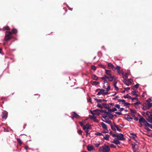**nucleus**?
<instances>
[{
  "label": "nucleus",
  "instance_id": "nucleus-1",
  "mask_svg": "<svg viewBox=\"0 0 152 152\" xmlns=\"http://www.w3.org/2000/svg\"><path fill=\"white\" fill-rule=\"evenodd\" d=\"M139 122L140 124H143L146 126L149 127L151 128L152 129V125L148 123L142 116L140 117L139 120Z\"/></svg>",
  "mask_w": 152,
  "mask_h": 152
},
{
  "label": "nucleus",
  "instance_id": "nucleus-40",
  "mask_svg": "<svg viewBox=\"0 0 152 152\" xmlns=\"http://www.w3.org/2000/svg\"><path fill=\"white\" fill-rule=\"evenodd\" d=\"M97 107H98L102 109L103 108L102 106L101 105V104H98L97 105Z\"/></svg>",
  "mask_w": 152,
  "mask_h": 152
},
{
  "label": "nucleus",
  "instance_id": "nucleus-45",
  "mask_svg": "<svg viewBox=\"0 0 152 152\" xmlns=\"http://www.w3.org/2000/svg\"><path fill=\"white\" fill-rule=\"evenodd\" d=\"M115 107L118 109L120 108V106L118 104H116L115 105Z\"/></svg>",
  "mask_w": 152,
  "mask_h": 152
},
{
  "label": "nucleus",
  "instance_id": "nucleus-37",
  "mask_svg": "<svg viewBox=\"0 0 152 152\" xmlns=\"http://www.w3.org/2000/svg\"><path fill=\"white\" fill-rule=\"evenodd\" d=\"M132 147L133 148V151L134 152H136L134 150V149H135V146L136 145L135 143H132Z\"/></svg>",
  "mask_w": 152,
  "mask_h": 152
},
{
  "label": "nucleus",
  "instance_id": "nucleus-13",
  "mask_svg": "<svg viewBox=\"0 0 152 152\" xmlns=\"http://www.w3.org/2000/svg\"><path fill=\"white\" fill-rule=\"evenodd\" d=\"M87 148L88 151H91L94 150V146L92 145H88L87 146Z\"/></svg>",
  "mask_w": 152,
  "mask_h": 152
},
{
  "label": "nucleus",
  "instance_id": "nucleus-28",
  "mask_svg": "<svg viewBox=\"0 0 152 152\" xmlns=\"http://www.w3.org/2000/svg\"><path fill=\"white\" fill-rule=\"evenodd\" d=\"M123 97L125 98H128L129 99H131V97L129 96L128 94H126L125 95H124L123 96Z\"/></svg>",
  "mask_w": 152,
  "mask_h": 152
},
{
  "label": "nucleus",
  "instance_id": "nucleus-15",
  "mask_svg": "<svg viewBox=\"0 0 152 152\" xmlns=\"http://www.w3.org/2000/svg\"><path fill=\"white\" fill-rule=\"evenodd\" d=\"M130 110L132 116L133 117H135V115L136 113V110L134 109H131Z\"/></svg>",
  "mask_w": 152,
  "mask_h": 152
},
{
  "label": "nucleus",
  "instance_id": "nucleus-53",
  "mask_svg": "<svg viewBox=\"0 0 152 152\" xmlns=\"http://www.w3.org/2000/svg\"><path fill=\"white\" fill-rule=\"evenodd\" d=\"M95 117L94 116V115L89 116L90 118L92 119H93Z\"/></svg>",
  "mask_w": 152,
  "mask_h": 152
},
{
  "label": "nucleus",
  "instance_id": "nucleus-23",
  "mask_svg": "<svg viewBox=\"0 0 152 152\" xmlns=\"http://www.w3.org/2000/svg\"><path fill=\"white\" fill-rule=\"evenodd\" d=\"M10 30V28L9 26H4L3 27V28L2 29V30L3 31H5L6 30Z\"/></svg>",
  "mask_w": 152,
  "mask_h": 152
},
{
  "label": "nucleus",
  "instance_id": "nucleus-55",
  "mask_svg": "<svg viewBox=\"0 0 152 152\" xmlns=\"http://www.w3.org/2000/svg\"><path fill=\"white\" fill-rule=\"evenodd\" d=\"M116 114L118 115H121L122 114V113L121 112H117L115 113Z\"/></svg>",
  "mask_w": 152,
  "mask_h": 152
},
{
  "label": "nucleus",
  "instance_id": "nucleus-36",
  "mask_svg": "<svg viewBox=\"0 0 152 152\" xmlns=\"http://www.w3.org/2000/svg\"><path fill=\"white\" fill-rule=\"evenodd\" d=\"M95 135L96 136H103V135L101 133L97 132L95 134Z\"/></svg>",
  "mask_w": 152,
  "mask_h": 152
},
{
  "label": "nucleus",
  "instance_id": "nucleus-10",
  "mask_svg": "<svg viewBox=\"0 0 152 152\" xmlns=\"http://www.w3.org/2000/svg\"><path fill=\"white\" fill-rule=\"evenodd\" d=\"M115 69H116L117 71V72L119 74H121L123 75H124V73L123 71H120V69H121V67L119 66H117L116 68H115Z\"/></svg>",
  "mask_w": 152,
  "mask_h": 152
},
{
  "label": "nucleus",
  "instance_id": "nucleus-48",
  "mask_svg": "<svg viewBox=\"0 0 152 152\" xmlns=\"http://www.w3.org/2000/svg\"><path fill=\"white\" fill-rule=\"evenodd\" d=\"M100 145V143L99 142V143H96V144H94V145H95V146L96 147H99V146Z\"/></svg>",
  "mask_w": 152,
  "mask_h": 152
},
{
  "label": "nucleus",
  "instance_id": "nucleus-19",
  "mask_svg": "<svg viewBox=\"0 0 152 152\" xmlns=\"http://www.w3.org/2000/svg\"><path fill=\"white\" fill-rule=\"evenodd\" d=\"M10 32L11 34H16L18 33L17 30L15 28L12 29L11 31Z\"/></svg>",
  "mask_w": 152,
  "mask_h": 152
},
{
  "label": "nucleus",
  "instance_id": "nucleus-35",
  "mask_svg": "<svg viewBox=\"0 0 152 152\" xmlns=\"http://www.w3.org/2000/svg\"><path fill=\"white\" fill-rule=\"evenodd\" d=\"M108 76H107L106 75H104L103 77H101L100 78L102 80H105V79H107L108 77Z\"/></svg>",
  "mask_w": 152,
  "mask_h": 152
},
{
  "label": "nucleus",
  "instance_id": "nucleus-18",
  "mask_svg": "<svg viewBox=\"0 0 152 152\" xmlns=\"http://www.w3.org/2000/svg\"><path fill=\"white\" fill-rule=\"evenodd\" d=\"M147 120L149 122L152 123V114H150V115L148 116Z\"/></svg>",
  "mask_w": 152,
  "mask_h": 152
},
{
  "label": "nucleus",
  "instance_id": "nucleus-26",
  "mask_svg": "<svg viewBox=\"0 0 152 152\" xmlns=\"http://www.w3.org/2000/svg\"><path fill=\"white\" fill-rule=\"evenodd\" d=\"M110 137V136L108 134H106L105 136L103 137V139L106 140H109V138Z\"/></svg>",
  "mask_w": 152,
  "mask_h": 152
},
{
  "label": "nucleus",
  "instance_id": "nucleus-41",
  "mask_svg": "<svg viewBox=\"0 0 152 152\" xmlns=\"http://www.w3.org/2000/svg\"><path fill=\"white\" fill-rule=\"evenodd\" d=\"M110 147L111 148H116V146L113 144H111L110 145Z\"/></svg>",
  "mask_w": 152,
  "mask_h": 152
},
{
  "label": "nucleus",
  "instance_id": "nucleus-57",
  "mask_svg": "<svg viewBox=\"0 0 152 152\" xmlns=\"http://www.w3.org/2000/svg\"><path fill=\"white\" fill-rule=\"evenodd\" d=\"M4 132H9V130L7 129H6V128H4Z\"/></svg>",
  "mask_w": 152,
  "mask_h": 152
},
{
  "label": "nucleus",
  "instance_id": "nucleus-20",
  "mask_svg": "<svg viewBox=\"0 0 152 152\" xmlns=\"http://www.w3.org/2000/svg\"><path fill=\"white\" fill-rule=\"evenodd\" d=\"M101 125L103 128L104 129H107V125L103 122L101 123Z\"/></svg>",
  "mask_w": 152,
  "mask_h": 152
},
{
  "label": "nucleus",
  "instance_id": "nucleus-49",
  "mask_svg": "<svg viewBox=\"0 0 152 152\" xmlns=\"http://www.w3.org/2000/svg\"><path fill=\"white\" fill-rule=\"evenodd\" d=\"M116 130L117 129L118 131H121V129H120L119 128V127L117 126V125H116Z\"/></svg>",
  "mask_w": 152,
  "mask_h": 152
},
{
  "label": "nucleus",
  "instance_id": "nucleus-32",
  "mask_svg": "<svg viewBox=\"0 0 152 152\" xmlns=\"http://www.w3.org/2000/svg\"><path fill=\"white\" fill-rule=\"evenodd\" d=\"M131 94L133 95H135V96H136V97H138L139 96V95L137 94V92L136 91H132V92H131Z\"/></svg>",
  "mask_w": 152,
  "mask_h": 152
},
{
  "label": "nucleus",
  "instance_id": "nucleus-47",
  "mask_svg": "<svg viewBox=\"0 0 152 152\" xmlns=\"http://www.w3.org/2000/svg\"><path fill=\"white\" fill-rule=\"evenodd\" d=\"M105 130L104 131H103L102 132V133H106L108 132V130L107 129H105Z\"/></svg>",
  "mask_w": 152,
  "mask_h": 152
},
{
  "label": "nucleus",
  "instance_id": "nucleus-59",
  "mask_svg": "<svg viewBox=\"0 0 152 152\" xmlns=\"http://www.w3.org/2000/svg\"><path fill=\"white\" fill-rule=\"evenodd\" d=\"M80 126L83 128L84 125H83V123L82 122H80Z\"/></svg>",
  "mask_w": 152,
  "mask_h": 152
},
{
  "label": "nucleus",
  "instance_id": "nucleus-11",
  "mask_svg": "<svg viewBox=\"0 0 152 152\" xmlns=\"http://www.w3.org/2000/svg\"><path fill=\"white\" fill-rule=\"evenodd\" d=\"M91 125L88 123L84 125L83 127V130H89L90 129Z\"/></svg>",
  "mask_w": 152,
  "mask_h": 152
},
{
  "label": "nucleus",
  "instance_id": "nucleus-6",
  "mask_svg": "<svg viewBox=\"0 0 152 152\" xmlns=\"http://www.w3.org/2000/svg\"><path fill=\"white\" fill-rule=\"evenodd\" d=\"M118 101L119 102H121L122 104H123L124 106H127L128 105H130V103L126 102L125 100L124 99H118Z\"/></svg>",
  "mask_w": 152,
  "mask_h": 152
},
{
  "label": "nucleus",
  "instance_id": "nucleus-5",
  "mask_svg": "<svg viewBox=\"0 0 152 152\" xmlns=\"http://www.w3.org/2000/svg\"><path fill=\"white\" fill-rule=\"evenodd\" d=\"M11 35L10 31H6L5 32L4 40L7 41L12 39V37L11 36Z\"/></svg>",
  "mask_w": 152,
  "mask_h": 152
},
{
  "label": "nucleus",
  "instance_id": "nucleus-61",
  "mask_svg": "<svg viewBox=\"0 0 152 152\" xmlns=\"http://www.w3.org/2000/svg\"><path fill=\"white\" fill-rule=\"evenodd\" d=\"M151 100L150 98H149L146 100V102H149L151 101Z\"/></svg>",
  "mask_w": 152,
  "mask_h": 152
},
{
  "label": "nucleus",
  "instance_id": "nucleus-51",
  "mask_svg": "<svg viewBox=\"0 0 152 152\" xmlns=\"http://www.w3.org/2000/svg\"><path fill=\"white\" fill-rule=\"evenodd\" d=\"M132 99V102H133L135 99H137V98L136 97L132 98L131 97V99Z\"/></svg>",
  "mask_w": 152,
  "mask_h": 152
},
{
  "label": "nucleus",
  "instance_id": "nucleus-31",
  "mask_svg": "<svg viewBox=\"0 0 152 152\" xmlns=\"http://www.w3.org/2000/svg\"><path fill=\"white\" fill-rule=\"evenodd\" d=\"M95 100L97 102H98L101 103L102 102V101L104 102L105 101V100L104 99H103V100L101 99H95Z\"/></svg>",
  "mask_w": 152,
  "mask_h": 152
},
{
  "label": "nucleus",
  "instance_id": "nucleus-12",
  "mask_svg": "<svg viewBox=\"0 0 152 152\" xmlns=\"http://www.w3.org/2000/svg\"><path fill=\"white\" fill-rule=\"evenodd\" d=\"M107 66L109 68L113 70H115V69L113 64L110 63H109L107 64Z\"/></svg>",
  "mask_w": 152,
  "mask_h": 152
},
{
  "label": "nucleus",
  "instance_id": "nucleus-62",
  "mask_svg": "<svg viewBox=\"0 0 152 152\" xmlns=\"http://www.w3.org/2000/svg\"><path fill=\"white\" fill-rule=\"evenodd\" d=\"M118 134H113V137H117V136H118Z\"/></svg>",
  "mask_w": 152,
  "mask_h": 152
},
{
  "label": "nucleus",
  "instance_id": "nucleus-52",
  "mask_svg": "<svg viewBox=\"0 0 152 152\" xmlns=\"http://www.w3.org/2000/svg\"><path fill=\"white\" fill-rule=\"evenodd\" d=\"M139 84H137L136 85H135L134 86V87L135 88H136L137 89L139 87Z\"/></svg>",
  "mask_w": 152,
  "mask_h": 152
},
{
  "label": "nucleus",
  "instance_id": "nucleus-14",
  "mask_svg": "<svg viewBox=\"0 0 152 152\" xmlns=\"http://www.w3.org/2000/svg\"><path fill=\"white\" fill-rule=\"evenodd\" d=\"M7 117V112H3L1 115V117L3 119H6Z\"/></svg>",
  "mask_w": 152,
  "mask_h": 152
},
{
  "label": "nucleus",
  "instance_id": "nucleus-21",
  "mask_svg": "<svg viewBox=\"0 0 152 152\" xmlns=\"http://www.w3.org/2000/svg\"><path fill=\"white\" fill-rule=\"evenodd\" d=\"M103 88L104 89H106V92H108V91H109L110 89V87L109 85L107 84V87L106 88V86L104 85L103 86Z\"/></svg>",
  "mask_w": 152,
  "mask_h": 152
},
{
  "label": "nucleus",
  "instance_id": "nucleus-56",
  "mask_svg": "<svg viewBox=\"0 0 152 152\" xmlns=\"http://www.w3.org/2000/svg\"><path fill=\"white\" fill-rule=\"evenodd\" d=\"M124 90L126 91H128L130 89V87H127L124 88Z\"/></svg>",
  "mask_w": 152,
  "mask_h": 152
},
{
  "label": "nucleus",
  "instance_id": "nucleus-42",
  "mask_svg": "<svg viewBox=\"0 0 152 152\" xmlns=\"http://www.w3.org/2000/svg\"><path fill=\"white\" fill-rule=\"evenodd\" d=\"M132 135L133 136L132 137L133 139L136 140V138L137 137L136 134H132Z\"/></svg>",
  "mask_w": 152,
  "mask_h": 152
},
{
  "label": "nucleus",
  "instance_id": "nucleus-33",
  "mask_svg": "<svg viewBox=\"0 0 152 152\" xmlns=\"http://www.w3.org/2000/svg\"><path fill=\"white\" fill-rule=\"evenodd\" d=\"M125 83L127 86H129L131 84V81H129L126 80L125 81Z\"/></svg>",
  "mask_w": 152,
  "mask_h": 152
},
{
  "label": "nucleus",
  "instance_id": "nucleus-50",
  "mask_svg": "<svg viewBox=\"0 0 152 152\" xmlns=\"http://www.w3.org/2000/svg\"><path fill=\"white\" fill-rule=\"evenodd\" d=\"M146 115H147L148 116H148H149V115H150V114H151V113L150 112H149V111H148L146 112Z\"/></svg>",
  "mask_w": 152,
  "mask_h": 152
},
{
  "label": "nucleus",
  "instance_id": "nucleus-24",
  "mask_svg": "<svg viewBox=\"0 0 152 152\" xmlns=\"http://www.w3.org/2000/svg\"><path fill=\"white\" fill-rule=\"evenodd\" d=\"M147 108L148 109L152 107V103H148L146 104Z\"/></svg>",
  "mask_w": 152,
  "mask_h": 152
},
{
  "label": "nucleus",
  "instance_id": "nucleus-58",
  "mask_svg": "<svg viewBox=\"0 0 152 152\" xmlns=\"http://www.w3.org/2000/svg\"><path fill=\"white\" fill-rule=\"evenodd\" d=\"M142 109L143 110H145L147 109H148L147 108V107L146 106H144L143 107V108H142Z\"/></svg>",
  "mask_w": 152,
  "mask_h": 152
},
{
  "label": "nucleus",
  "instance_id": "nucleus-17",
  "mask_svg": "<svg viewBox=\"0 0 152 152\" xmlns=\"http://www.w3.org/2000/svg\"><path fill=\"white\" fill-rule=\"evenodd\" d=\"M112 142L114 143L116 145H119L121 143V142L119 141V140L116 139H114L113 141Z\"/></svg>",
  "mask_w": 152,
  "mask_h": 152
},
{
  "label": "nucleus",
  "instance_id": "nucleus-7",
  "mask_svg": "<svg viewBox=\"0 0 152 152\" xmlns=\"http://www.w3.org/2000/svg\"><path fill=\"white\" fill-rule=\"evenodd\" d=\"M108 79L110 81H113L114 82H115L116 80L115 76L112 75L108 76Z\"/></svg>",
  "mask_w": 152,
  "mask_h": 152
},
{
  "label": "nucleus",
  "instance_id": "nucleus-2",
  "mask_svg": "<svg viewBox=\"0 0 152 152\" xmlns=\"http://www.w3.org/2000/svg\"><path fill=\"white\" fill-rule=\"evenodd\" d=\"M99 150L102 152H109L110 151V148L108 145H105L100 147L99 148Z\"/></svg>",
  "mask_w": 152,
  "mask_h": 152
},
{
  "label": "nucleus",
  "instance_id": "nucleus-3",
  "mask_svg": "<svg viewBox=\"0 0 152 152\" xmlns=\"http://www.w3.org/2000/svg\"><path fill=\"white\" fill-rule=\"evenodd\" d=\"M96 92H97L98 93L97 94V95H108L109 94V93L105 91V90L104 89L101 88L99 89L98 88L97 89L96 91Z\"/></svg>",
  "mask_w": 152,
  "mask_h": 152
},
{
  "label": "nucleus",
  "instance_id": "nucleus-43",
  "mask_svg": "<svg viewBox=\"0 0 152 152\" xmlns=\"http://www.w3.org/2000/svg\"><path fill=\"white\" fill-rule=\"evenodd\" d=\"M91 69L94 71H95L96 69V68L95 66H91Z\"/></svg>",
  "mask_w": 152,
  "mask_h": 152
},
{
  "label": "nucleus",
  "instance_id": "nucleus-29",
  "mask_svg": "<svg viewBox=\"0 0 152 152\" xmlns=\"http://www.w3.org/2000/svg\"><path fill=\"white\" fill-rule=\"evenodd\" d=\"M91 83L93 85H98L99 84V83L97 81H91Z\"/></svg>",
  "mask_w": 152,
  "mask_h": 152
},
{
  "label": "nucleus",
  "instance_id": "nucleus-63",
  "mask_svg": "<svg viewBox=\"0 0 152 152\" xmlns=\"http://www.w3.org/2000/svg\"><path fill=\"white\" fill-rule=\"evenodd\" d=\"M124 109L123 108H120L119 109V110L120 111H122L124 110Z\"/></svg>",
  "mask_w": 152,
  "mask_h": 152
},
{
  "label": "nucleus",
  "instance_id": "nucleus-39",
  "mask_svg": "<svg viewBox=\"0 0 152 152\" xmlns=\"http://www.w3.org/2000/svg\"><path fill=\"white\" fill-rule=\"evenodd\" d=\"M84 130L86 133V136H88L89 134H90V133H89V130Z\"/></svg>",
  "mask_w": 152,
  "mask_h": 152
},
{
  "label": "nucleus",
  "instance_id": "nucleus-22",
  "mask_svg": "<svg viewBox=\"0 0 152 152\" xmlns=\"http://www.w3.org/2000/svg\"><path fill=\"white\" fill-rule=\"evenodd\" d=\"M72 113H73V115H74V117L75 118H78L80 116L79 115L77 114L75 112H73Z\"/></svg>",
  "mask_w": 152,
  "mask_h": 152
},
{
  "label": "nucleus",
  "instance_id": "nucleus-25",
  "mask_svg": "<svg viewBox=\"0 0 152 152\" xmlns=\"http://www.w3.org/2000/svg\"><path fill=\"white\" fill-rule=\"evenodd\" d=\"M92 78L95 80H97L98 79V77L95 75H93L92 76Z\"/></svg>",
  "mask_w": 152,
  "mask_h": 152
},
{
  "label": "nucleus",
  "instance_id": "nucleus-30",
  "mask_svg": "<svg viewBox=\"0 0 152 152\" xmlns=\"http://www.w3.org/2000/svg\"><path fill=\"white\" fill-rule=\"evenodd\" d=\"M117 82H115L114 83H113V85L114 87L115 88V89L117 91H118V90L119 88H118V87H117L116 86V84H117Z\"/></svg>",
  "mask_w": 152,
  "mask_h": 152
},
{
  "label": "nucleus",
  "instance_id": "nucleus-38",
  "mask_svg": "<svg viewBox=\"0 0 152 152\" xmlns=\"http://www.w3.org/2000/svg\"><path fill=\"white\" fill-rule=\"evenodd\" d=\"M17 140V142H18L19 145H21L22 144V142L20 139L18 138Z\"/></svg>",
  "mask_w": 152,
  "mask_h": 152
},
{
  "label": "nucleus",
  "instance_id": "nucleus-46",
  "mask_svg": "<svg viewBox=\"0 0 152 152\" xmlns=\"http://www.w3.org/2000/svg\"><path fill=\"white\" fill-rule=\"evenodd\" d=\"M77 133L80 135H81L82 132L81 130H78L77 131Z\"/></svg>",
  "mask_w": 152,
  "mask_h": 152
},
{
  "label": "nucleus",
  "instance_id": "nucleus-64",
  "mask_svg": "<svg viewBox=\"0 0 152 152\" xmlns=\"http://www.w3.org/2000/svg\"><path fill=\"white\" fill-rule=\"evenodd\" d=\"M112 109L113 110V112H114L115 111H116L117 110V109L115 108H113Z\"/></svg>",
  "mask_w": 152,
  "mask_h": 152
},
{
  "label": "nucleus",
  "instance_id": "nucleus-16",
  "mask_svg": "<svg viewBox=\"0 0 152 152\" xmlns=\"http://www.w3.org/2000/svg\"><path fill=\"white\" fill-rule=\"evenodd\" d=\"M125 118L126 119L129 121H132L133 119V118L128 115H126Z\"/></svg>",
  "mask_w": 152,
  "mask_h": 152
},
{
  "label": "nucleus",
  "instance_id": "nucleus-9",
  "mask_svg": "<svg viewBox=\"0 0 152 152\" xmlns=\"http://www.w3.org/2000/svg\"><path fill=\"white\" fill-rule=\"evenodd\" d=\"M117 138V139L119 140H125L124 135L122 134H120L119 135H118Z\"/></svg>",
  "mask_w": 152,
  "mask_h": 152
},
{
  "label": "nucleus",
  "instance_id": "nucleus-60",
  "mask_svg": "<svg viewBox=\"0 0 152 152\" xmlns=\"http://www.w3.org/2000/svg\"><path fill=\"white\" fill-rule=\"evenodd\" d=\"M104 80V83H108L107 80H106V79H105V80Z\"/></svg>",
  "mask_w": 152,
  "mask_h": 152
},
{
  "label": "nucleus",
  "instance_id": "nucleus-44",
  "mask_svg": "<svg viewBox=\"0 0 152 152\" xmlns=\"http://www.w3.org/2000/svg\"><path fill=\"white\" fill-rule=\"evenodd\" d=\"M93 121L96 122H99L98 120L96 118V117H95L93 119Z\"/></svg>",
  "mask_w": 152,
  "mask_h": 152
},
{
  "label": "nucleus",
  "instance_id": "nucleus-27",
  "mask_svg": "<svg viewBox=\"0 0 152 152\" xmlns=\"http://www.w3.org/2000/svg\"><path fill=\"white\" fill-rule=\"evenodd\" d=\"M105 73L108 76H109L112 75L110 71L108 70H105Z\"/></svg>",
  "mask_w": 152,
  "mask_h": 152
},
{
  "label": "nucleus",
  "instance_id": "nucleus-8",
  "mask_svg": "<svg viewBox=\"0 0 152 152\" xmlns=\"http://www.w3.org/2000/svg\"><path fill=\"white\" fill-rule=\"evenodd\" d=\"M102 105L103 106H104L105 107V108L108 109V112H107L106 110H105V111L104 110V111L105 112L104 113L106 114L108 113V112L111 113V112H113L112 109L109 108L108 107L105 106H106V105H107V104L106 103H103L102 104Z\"/></svg>",
  "mask_w": 152,
  "mask_h": 152
},
{
  "label": "nucleus",
  "instance_id": "nucleus-4",
  "mask_svg": "<svg viewBox=\"0 0 152 152\" xmlns=\"http://www.w3.org/2000/svg\"><path fill=\"white\" fill-rule=\"evenodd\" d=\"M105 112L104 110H99L96 109L93 110V111L91 110V113L93 115H96L97 116H99L100 114V113Z\"/></svg>",
  "mask_w": 152,
  "mask_h": 152
},
{
  "label": "nucleus",
  "instance_id": "nucleus-34",
  "mask_svg": "<svg viewBox=\"0 0 152 152\" xmlns=\"http://www.w3.org/2000/svg\"><path fill=\"white\" fill-rule=\"evenodd\" d=\"M116 125L114 124V125H111V129L112 130L114 131H116Z\"/></svg>",
  "mask_w": 152,
  "mask_h": 152
},
{
  "label": "nucleus",
  "instance_id": "nucleus-54",
  "mask_svg": "<svg viewBox=\"0 0 152 152\" xmlns=\"http://www.w3.org/2000/svg\"><path fill=\"white\" fill-rule=\"evenodd\" d=\"M141 104V103L140 102H136L134 103V104L135 105H139V104Z\"/></svg>",
  "mask_w": 152,
  "mask_h": 152
}]
</instances>
